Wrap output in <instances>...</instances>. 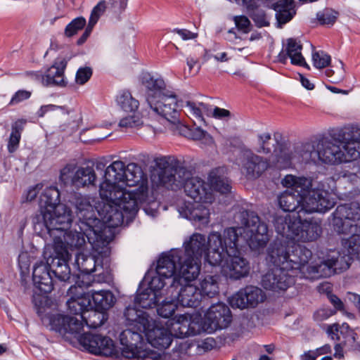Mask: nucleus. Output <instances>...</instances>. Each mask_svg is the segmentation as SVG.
<instances>
[{
	"label": "nucleus",
	"instance_id": "nucleus-35",
	"mask_svg": "<svg viewBox=\"0 0 360 360\" xmlns=\"http://www.w3.org/2000/svg\"><path fill=\"white\" fill-rule=\"evenodd\" d=\"M285 51L290 59L291 63L296 65L303 66L309 69L302 54V44L301 41L295 38H288L284 45Z\"/></svg>",
	"mask_w": 360,
	"mask_h": 360
},
{
	"label": "nucleus",
	"instance_id": "nucleus-34",
	"mask_svg": "<svg viewBox=\"0 0 360 360\" xmlns=\"http://www.w3.org/2000/svg\"><path fill=\"white\" fill-rule=\"evenodd\" d=\"M90 296L94 304L93 309L99 313H105L112 308L116 302L115 295L110 290L91 291Z\"/></svg>",
	"mask_w": 360,
	"mask_h": 360
},
{
	"label": "nucleus",
	"instance_id": "nucleus-6",
	"mask_svg": "<svg viewBox=\"0 0 360 360\" xmlns=\"http://www.w3.org/2000/svg\"><path fill=\"white\" fill-rule=\"evenodd\" d=\"M282 184L292 189L278 198L281 208L290 214L325 212L336 204L334 194L326 190L322 184L315 185L311 179L288 174L282 180Z\"/></svg>",
	"mask_w": 360,
	"mask_h": 360
},
{
	"label": "nucleus",
	"instance_id": "nucleus-50",
	"mask_svg": "<svg viewBox=\"0 0 360 360\" xmlns=\"http://www.w3.org/2000/svg\"><path fill=\"white\" fill-rule=\"evenodd\" d=\"M143 124V122L139 115L133 113L121 119L119 122V127L125 129L138 128L142 126Z\"/></svg>",
	"mask_w": 360,
	"mask_h": 360
},
{
	"label": "nucleus",
	"instance_id": "nucleus-52",
	"mask_svg": "<svg viewBox=\"0 0 360 360\" xmlns=\"http://www.w3.org/2000/svg\"><path fill=\"white\" fill-rule=\"evenodd\" d=\"M86 19L84 17H79L72 20L65 29V35L71 37L76 34L79 30L84 28L86 25Z\"/></svg>",
	"mask_w": 360,
	"mask_h": 360
},
{
	"label": "nucleus",
	"instance_id": "nucleus-43",
	"mask_svg": "<svg viewBox=\"0 0 360 360\" xmlns=\"http://www.w3.org/2000/svg\"><path fill=\"white\" fill-rule=\"evenodd\" d=\"M219 278L217 276H206L200 282L201 297L207 296L212 297L219 292Z\"/></svg>",
	"mask_w": 360,
	"mask_h": 360
},
{
	"label": "nucleus",
	"instance_id": "nucleus-1",
	"mask_svg": "<svg viewBox=\"0 0 360 360\" xmlns=\"http://www.w3.org/2000/svg\"><path fill=\"white\" fill-rule=\"evenodd\" d=\"M276 140L269 133L258 134L255 150L258 153H274L281 166L290 161L342 163L360 158V128L352 127L338 134V138L295 143L275 148Z\"/></svg>",
	"mask_w": 360,
	"mask_h": 360
},
{
	"label": "nucleus",
	"instance_id": "nucleus-56",
	"mask_svg": "<svg viewBox=\"0 0 360 360\" xmlns=\"http://www.w3.org/2000/svg\"><path fill=\"white\" fill-rule=\"evenodd\" d=\"M91 75L92 69L90 67L80 68L77 71L75 82L77 84L83 85L89 81Z\"/></svg>",
	"mask_w": 360,
	"mask_h": 360
},
{
	"label": "nucleus",
	"instance_id": "nucleus-29",
	"mask_svg": "<svg viewBox=\"0 0 360 360\" xmlns=\"http://www.w3.org/2000/svg\"><path fill=\"white\" fill-rule=\"evenodd\" d=\"M159 294L151 291L148 288L145 289L139 292L136 298L134 307H128L126 308L124 315H146L145 313L141 312L139 308L150 309L156 306Z\"/></svg>",
	"mask_w": 360,
	"mask_h": 360
},
{
	"label": "nucleus",
	"instance_id": "nucleus-58",
	"mask_svg": "<svg viewBox=\"0 0 360 360\" xmlns=\"http://www.w3.org/2000/svg\"><path fill=\"white\" fill-rule=\"evenodd\" d=\"M208 117H212L216 119L225 120L229 119L231 117V112L229 110L219 107H215L213 110L209 108V112H207Z\"/></svg>",
	"mask_w": 360,
	"mask_h": 360
},
{
	"label": "nucleus",
	"instance_id": "nucleus-14",
	"mask_svg": "<svg viewBox=\"0 0 360 360\" xmlns=\"http://www.w3.org/2000/svg\"><path fill=\"white\" fill-rule=\"evenodd\" d=\"M334 230L339 233L360 232V205L357 202L338 206L332 221Z\"/></svg>",
	"mask_w": 360,
	"mask_h": 360
},
{
	"label": "nucleus",
	"instance_id": "nucleus-11",
	"mask_svg": "<svg viewBox=\"0 0 360 360\" xmlns=\"http://www.w3.org/2000/svg\"><path fill=\"white\" fill-rule=\"evenodd\" d=\"M117 330H122L119 338L122 346V353L127 358L144 356L146 316H136L131 319L128 316H120Z\"/></svg>",
	"mask_w": 360,
	"mask_h": 360
},
{
	"label": "nucleus",
	"instance_id": "nucleus-18",
	"mask_svg": "<svg viewBox=\"0 0 360 360\" xmlns=\"http://www.w3.org/2000/svg\"><path fill=\"white\" fill-rule=\"evenodd\" d=\"M60 179L65 184L79 188L94 185L97 176L91 166L79 167L75 163H68L61 169Z\"/></svg>",
	"mask_w": 360,
	"mask_h": 360
},
{
	"label": "nucleus",
	"instance_id": "nucleus-12",
	"mask_svg": "<svg viewBox=\"0 0 360 360\" xmlns=\"http://www.w3.org/2000/svg\"><path fill=\"white\" fill-rule=\"evenodd\" d=\"M312 258L311 251L304 246H286L274 243L268 249L266 261L272 265L285 264L291 271H299L304 277V269L307 268Z\"/></svg>",
	"mask_w": 360,
	"mask_h": 360
},
{
	"label": "nucleus",
	"instance_id": "nucleus-42",
	"mask_svg": "<svg viewBox=\"0 0 360 360\" xmlns=\"http://www.w3.org/2000/svg\"><path fill=\"white\" fill-rule=\"evenodd\" d=\"M206 52V50L200 45L190 51L186 59L188 68V74L189 76H195L200 72L201 68L200 57L202 55H205Z\"/></svg>",
	"mask_w": 360,
	"mask_h": 360
},
{
	"label": "nucleus",
	"instance_id": "nucleus-48",
	"mask_svg": "<svg viewBox=\"0 0 360 360\" xmlns=\"http://www.w3.org/2000/svg\"><path fill=\"white\" fill-rule=\"evenodd\" d=\"M84 321L90 329H107L109 325L108 316H84Z\"/></svg>",
	"mask_w": 360,
	"mask_h": 360
},
{
	"label": "nucleus",
	"instance_id": "nucleus-62",
	"mask_svg": "<svg viewBox=\"0 0 360 360\" xmlns=\"http://www.w3.org/2000/svg\"><path fill=\"white\" fill-rule=\"evenodd\" d=\"M235 1L245 7L248 11H252L257 8L264 0H235Z\"/></svg>",
	"mask_w": 360,
	"mask_h": 360
},
{
	"label": "nucleus",
	"instance_id": "nucleus-25",
	"mask_svg": "<svg viewBox=\"0 0 360 360\" xmlns=\"http://www.w3.org/2000/svg\"><path fill=\"white\" fill-rule=\"evenodd\" d=\"M266 295L263 290L256 286L249 285L240 289L229 300V303L233 308L240 309L255 307L259 303L264 301Z\"/></svg>",
	"mask_w": 360,
	"mask_h": 360
},
{
	"label": "nucleus",
	"instance_id": "nucleus-51",
	"mask_svg": "<svg viewBox=\"0 0 360 360\" xmlns=\"http://www.w3.org/2000/svg\"><path fill=\"white\" fill-rule=\"evenodd\" d=\"M167 283H169V282L166 278H165V276H160L159 274L155 272V275L151 277L150 281L149 282L148 289L157 294H159L160 296L162 294L160 291L163 290V288Z\"/></svg>",
	"mask_w": 360,
	"mask_h": 360
},
{
	"label": "nucleus",
	"instance_id": "nucleus-31",
	"mask_svg": "<svg viewBox=\"0 0 360 360\" xmlns=\"http://www.w3.org/2000/svg\"><path fill=\"white\" fill-rule=\"evenodd\" d=\"M127 6L126 0H101L92 9L89 22L95 26L99 18L108 8L113 12H120Z\"/></svg>",
	"mask_w": 360,
	"mask_h": 360
},
{
	"label": "nucleus",
	"instance_id": "nucleus-57",
	"mask_svg": "<svg viewBox=\"0 0 360 360\" xmlns=\"http://www.w3.org/2000/svg\"><path fill=\"white\" fill-rule=\"evenodd\" d=\"M233 20L238 30H241L244 33H248L250 31L251 23L246 16H235Z\"/></svg>",
	"mask_w": 360,
	"mask_h": 360
},
{
	"label": "nucleus",
	"instance_id": "nucleus-16",
	"mask_svg": "<svg viewBox=\"0 0 360 360\" xmlns=\"http://www.w3.org/2000/svg\"><path fill=\"white\" fill-rule=\"evenodd\" d=\"M76 285H72L68 290L69 298L66 302L69 315H83L93 309L91 302L90 293L85 291V288L91 285L89 277L82 276L79 277Z\"/></svg>",
	"mask_w": 360,
	"mask_h": 360
},
{
	"label": "nucleus",
	"instance_id": "nucleus-41",
	"mask_svg": "<svg viewBox=\"0 0 360 360\" xmlns=\"http://www.w3.org/2000/svg\"><path fill=\"white\" fill-rule=\"evenodd\" d=\"M95 255H86L84 253H77L75 256L74 265L82 273L89 274L98 266Z\"/></svg>",
	"mask_w": 360,
	"mask_h": 360
},
{
	"label": "nucleus",
	"instance_id": "nucleus-32",
	"mask_svg": "<svg viewBox=\"0 0 360 360\" xmlns=\"http://www.w3.org/2000/svg\"><path fill=\"white\" fill-rule=\"evenodd\" d=\"M223 319L226 320L227 323L223 328H217L214 332L218 330H222L226 328L231 324L235 330L238 333H243L245 330H250L259 325V322L261 321L262 325H264L263 321L266 316H224Z\"/></svg>",
	"mask_w": 360,
	"mask_h": 360
},
{
	"label": "nucleus",
	"instance_id": "nucleus-60",
	"mask_svg": "<svg viewBox=\"0 0 360 360\" xmlns=\"http://www.w3.org/2000/svg\"><path fill=\"white\" fill-rule=\"evenodd\" d=\"M252 19L258 27H264L269 25V18L263 11H259L256 12L253 15Z\"/></svg>",
	"mask_w": 360,
	"mask_h": 360
},
{
	"label": "nucleus",
	"instance_id": "nucleus-36",
	"mask_svg": "<svg viewBox=\"0 0 360 360\" xmlns=\"http://www.w3.org/2000/svg\"><path fill=\"white\" fill-rule=\"evenodd\" d=\"M168 122V127L175 134L182 135L184 136H188L193 140H202L205 139L207 141H212V139L210 134L201 129L200 127H195L193 129H188L186 126L183 124L179 117V124H173L171 122Z\"/></svg>",
	"mask_w": 360,
	"mask_h": 360
},
{
	"label": "nucleus",
	"instance_id": "nucleus-19",
	"mask_svg": "<svg viewBox=\"0 0 360 360\" xmlns=\"http://www.w3.org/2000/svg\"><path fill=\"white\" fill-rule=\"evenodd\" d=\"M53 252L47 258V265L56 278L61 281H67L70 278L71 271L68 264L70 253L60 240H56L52 247Z\"/></svg>",
	"mask_w": 360,
	"mask_h": 360
},
{
	"label": "nucleus",
	"instance_id": "nucleus-5",
	"mask_svg": "<svg viewBox=\"0 0 360 360\" xmlns=\"http://www.w3.org/2000/svg\"><path fill=\"white\" fill-rule=\"evenodd\" d=\"M104 200L102 207L97 211L85 196L77 195L72 202L79 229L84 232L92 248L98 255L105 252L110 242V238L105 235V226H119L126 218V214L121 208L109 200Z\"/></svg>",
	"mask_w": 360,
	"mask_h": 360
},
{
	"label": "nucleus",
	"instance_id": "nucleus-28",
	"mask_svg": "<svg viewBox=\"0 0 360 360\" xmlns=\"http://www.w3.org/2000/svg\"><path fill=\"white\" fill-rule=\"evenodd\" d=\"M330 255L324 259L319 258L312 261L307 268L304 269V278L307 279H319L322 277H329L335 274L332 268Z\"/></svg>",
	"mask_w": 360,
	"mask_h": 360
},
{
	"label": "nucleus",
	"instance_id": "nucleus-15",
	"mask_svg": "<svg viewBox=\"0 0 360 360\" xmlns=\"http://www.w3.org/2000/svg\"><path fill=\"white\" fill-rule=\"evenodd\" d=\"M37 223H43L51 236L54 232L60 233L67 231L72 221V212L64 204L58 205L49 210H41V214L36 216Z\"/></svg>",
	"mask_w": 360,
	"mask_h": 360
},
{
	"label": "nucleus",
	"instance_id": "nucleus-3",
	"mask_svg": "<svg viewBox=\"0 0 360 360\" xmlns=\"http://www.w3.org/2000/svg\"><path fill=\"white\" fill-rule=\"evenodd\" d=\"M142 170L138 165L127 166L120 160L112 162L105 170L100 184L99 193L102 200H109L122 210L127 221L136 215L139 206L147 198V190L141 187L136 191H127L125 186H134L142 179Z\"/></svg>",
	"mask_w": 360,
	"mask_h": 360
},
{
	"label": "nucleus",
	"instance_id": "nucleus-37",
	"mask_svg": "<svg viewBox=\"0 0 360 360\" xmlns=\"http://www.w3.org/2000/svg\"><path fill=\"white\" fill-rule=\"evenodd\" d=\"M284 3H273L271 7L276 11V18L279 27L293 18L296 11L294 0H285Z\"/></svg>",
	"mask_w": 360,
	"mask_h": 360
},
{
	"label": "nucleus",
	"instance_id": "nucleus-27",
	"mask_svg": "<svg viewBox=\"0 0 360 360\" xmlns=\"http://www.w3.org/2000/svg\"><path fill=\"white\" fill-rule=\"evenodd\" d=\"M67 64L68 60L65 58L56 59L53 64L41 77V84L44 86H65L64 71Z\"/></svg>",
	"mask_w": 360,
	"mask_h": 360
},
{
	"label": "nucleus",
	"instance_id": "nucleus-40",
	"mask_svg": "<svg viewBox=\"0 0 360 360\" xmlns=\"http://www.w3.org/2000/svg\"><path fill=\"white\" fill-rule=\"evenodd\" d=\"M63 234L64 242L60 239V235L54 236L56 240H61L64 245L66 247V245L69 246L71 249H79L82 248L86 243L85 236L86 235L82 231H64L62 233Z\"/></svg>",
	"mask_w": 360,
	"mask_h": 360
},
{
	"label": "nucleus",
	"instance_id": "nucleus-44",
	"mask_svg": "<svg viewBox=\"0 0 360 360\" xmlns=\"http://www.w3.org/2000/svg\"><path fill=\"white\" fill-rule=\"evenodd\" d=\"M348 238L343 239L344 248L351 257L360 259V235L359 233H349Z\"/></svg>",
	"mask_w": 360,
	"mask_h": 360
},
{
	"label": "nucleus",
	"instance_id": "nucleus-46",
	"mask_svg": "<svg viewBox=\"0 0 360 360\" xmlns=\"http://www.w3.org/2000/svg\"><path fill=\"white\" fill-rule=\"evenodd\" d=\"M120 107L125 112L135 113L139 106V102L134 98L131 93L124 91L117 99Z\"/></svg>",
	"mask_w": 360,
	"mask_h": 360
},
{
	"label": "nucleus",
	"instance_id": "nucleus-8",
	"mask_svg": "<svg viewBox=\"0 0 360 360\" xmlns=\"http://www.w3.org/2000/svg\"><path fill=\"white\" fill-rule=\"evenodd\" d=\"M224 233L212 232L207 237L195 233L184 240L183 257L184 264L181 269L180 275L186 281H195L201 270V259L205 256L210 264H218L221 261L219 250L222 248Z\"/></svg>",
	"mask_w": 360,
	"mask_h": 360
},
{
	"label": "nucleus",
	"instance_id": "nucleus-47",
	"mask_svg": "<svg viewBox=\"0 0 360 360\" xmlns=\"http://www.w3.org/2000/svg\"><path fill=\"white\" fill-rule=\"evenodd\" d=\"M330 262L332 268L335 270V274H340L349 269L352 257L351 255H340L338 257L330 256Z\"/></svg>",
	"mask_w": 360,
	"mask_h": 360
},
{
	"label": "nucleus",
	"instance_id": "nucleus-22",
	"mask_svg": "<svg viewBox=\"0 0 360 360\" xmlns=\"http://www.w3.org/2000/svg\"><path fill=\"white\" fill-rule=\"evenodd\" d=\"M79 343L84 349L96 355L110 356L115 352L113 340L99 334L84 333L79 338Z\"/></svg>",
	"mask_w": 360,
	"mask_h": 360
},
{
	"label": "nucleus",
	"instance_id": "nucleus-38",
	"mask_svg": "<svg viewBox=\"0 0 360 360\" xmlns=\"http://www.w3.org/2000/svg\"><path fill=\"white\" fill-rule=\"evenodd\" d=\"M219 169L212 170L208 177L210 187L213 192L226 194L231 191V186L228 179L220 174ZM214 194V193H213Z\"/></svg>",
	"mask_w": 360,
	"mask_h": 360
},
{
	"label": "nucleus",
	"instance_id": "nucleus-24",
	"mask_svg": "<svg viewBox=\"0 0 360 360\" xmlns=\"http://www.w3.org/2000/svg\"><path fill=\"white\" fill-rule=\"evenodd\" d=\"M192 281L182 282L176 285L172 290L165 289L166 295H170L173 297H177L181 307H195L201 301V292L199 288L191 284Z\"/></svg>",
	"mask_w": 360,
	"mask_h": 360
},
{
	"label": "nucleus",
	"instance_id": "nucleus-55",
	"mask_svg": "<svg viewBox=\"0 0 360 360\" xmlns=\"http://www.w3.org/2000/svg\"><path fill=\"white\" fill-rule=\"evenodd\" d=\"M229 307L222 302L212 304L207 310V315H229Z\"/></svg>",
	"mask_w": 360,
	"mask_h": 360
},
{
	"label": "nucleus",
	"instance_id": "nucleus-33",
	"mask_svg": "<svg viewBox=\"0 0 360 360\" xmlns=\"http://www.w3.org/2000/svg\"><path fill=\"white\" fill-rule=\"evenodd\" d=\"M180 105L185 114L193 120L195 124L205 122L204 115L207 116V112H209V106L207 104L187 101L185 103H181Z\"/></svg>",
	"mask_w": 360,
	"mask_h": 360
},
{
	"label": "nucleus",
	"instance_id": "nucleus-63",
	"mask_svg": "<svg viewBox=\"0 0 360 360\" xmlns=\"http://www.w3.org/2000/svg\"><path fill=\"white\" fill-rule=\"evenodd\" d=\"M173 32L177 34L183 40H189L195 39L198 33H194L186 29H174Z\"/></svg>",
	"mask_w": 360,
	"mask_h": 360
},
{
	"label": "nucleus",
	"instance_id": "nucleus-30",
	"mask_svg": "<svg viewBox=\"0 0 360 360\" xmlns=\"http://www.w3.org/2000/svg\"><path fill=\"white\" fill-rule=\"evenodd\" d=\"M47 264H37L33 269V281L34 285L41 292L48 293L53 290V278Z\"/></svg>",
	"mask_w": 360,
	"mask_h": 360
},
{
	"label": "nucleus",
	"instance_id": "nucleus-53",
	"mask_svg": "<svg viewBox=\"0 0 360 360\" xmlns=\"http://www.w3.org/2000/svg\"><path fill=\"white\" fill-rule=\"evenodd\" d=\"M181 306L179 307L177 302L174 300L163 301L160 305L158 306V315H174L177 311L180 312Z\"/></svg>",
	"mask_w": 360,
	"mask_h": 360
},
{
	"label": "nucleus",
	"instance_id": "nucleus-20",
	"mask_svg": "<svg viewBox=\"0 0 360 360\" xmlns=\"http://www.w3.org/2000/svg\"><path fill=\"white\" fill-rule=\"evenodd\" d=\"M269 266H272L268 262ZM274 268L268 271L262 278L261 284L267 290L274 292L285 291L294 283L291 271L285 264L273 265Z\"/></svg>",
	"mask_w": 360,
	"mask_h": 360
},
{
	"label": "nucleus",
	"instance_id": "nucleus-61",
	"mask_svg": "<svg viewBox=\"0 0 360 360\" xmlns=\"http://www.w3.org/2000/svg\"><path fill=\"white\" fill-rule=\"evenodd\" d=\"M30 92L25 90L18 91L14 96L12 97L10 105H15L22 102L25 100L28 99L30 97Z\"/></svg>",
	"mask_w": 360,
	"mask_h": 360
},
{
	"label": "nucleus",
	"instance_id": "nucleus-17",
	"mask_svg": "<svg viewBox=\"0 0 360 360\" xmlns=\"http://www.w3.org/2000/svg\"><path fill=\"white\" fill-rule=\"evenodd\" d=\"M42 324L50 330H55L62 335H70L77 338L84 333V316H41Z\"/></svg>",
	"mask_w": 360,
	"mask_h": 360
},
{
	"label": "nucleus",
	"instance_id": "nucleus-39",
	"mask_svg": "<svg viewBox=\"0 0 360 360\" xmlns=\"http://www.w3.org/2000/svg\"><path fill=\"white\" fill-rule=\"evenodd\" d=\"M60 193L55 186H49L44 189L39 198L40 212L43 210H49L50 207L54 208L60 205Z\"/></svg>",
	"mask_w": 360,
	"mask_h": 360
},
{
	"label": "nucleus",
	"instance_id": "nucleus-54",
	"mask_svg": "<svg viewBox=\"0 0 360 360\" xmlns=\"http://www.w3.org/2000/svg\"><path fill=\"white\" fill-rule=\"evenodd\" d=\"M338 13L330 9H325L324 11L317 13L318 20L323 25H333L336 21Z\"/></svg>",
	"mask_w": 360,
	"mask_h": 360
},
{
	"label": "nucleus",
	"instance_id": "nucleus-49",
	"mask_svg": "<svg viewBox=\"0 0 360 360\" xmlns=\"http://www.w3.org/2000/svg\"><path fill=\"white\" fill-rule=\"evenodd\" d=\"M330 56L323 51H314L312 53L313 65L318 69H322L330 63Z\"/></svg>",
	"mask_w": 360,
	"mask_h": 360
},
{
	"label": "nucleus",
	"instance_id": "nucleus-4",
	"mask_svg": "<svg viewBox=\"0 0 360 360\" xmlns=\"http://www.w3.org/2000/svg\"><path fill=\"white\" fill-rule=\"evenodd\" d=\"M145 318V339L158 349L169 347L173 337L184 338L202 333H212L226 326L224 316H160Z\"/></svg>",
	"mask_w": 360,
	"mask_h": 360
},
{
	"label": "nucleus",
	"instance_id": "nucleus-10",
	"mask_svg": "<svg viewBox=\"0 0 360 360\" xmlns=\"http://www.w3.org/2000/svg\"><path fill=\"white\" fill-rule=\"evenodd\" d=\"M274 226L283 237L304 243L316 240L322 231L320 221L313 218L302 220V216L296 214L276 217Z\"/></svg>",
	"mask_w": 360,
	"mask_h": 360
},
{
	"label": "nucleus",
	"instance_id": "nucleus-64",
	"mask_svg": "<svg viewBox=\"0 0 360 360\" xmlns=\"http://www.w3.org/2000/svg\"><path fill=\"white\" fill-rule=\"evenodd\" d=\"M215 345V341L212 338H207L198 344V348L204 352L211 350Z\"/></svg>",
	"mask_w": 360,
	"mask_h": 360
},
{
	"label": "nucleus",
	"instance_id": "nucleus-45",
	"mask_svg": "<svg viewBox=\"0 0 360 360\" xmlns=\"http://www.w3.org/2000/svg\"><path fill=\"white\" fill-rule=\"evenodd\" d=\"M25 124V120H20L16 121L12 125V131L8 143V150L9 153H13L18 147L21 136V131H22Z\"/></svg>",
	"mask_w": 360,
	"mask_h": 360
},
{
	"label": "nucleus",
	"instance_id": "nucleus-26",
	"mask_svg": "<svg viewBox=\"0 0 360 360\" xmlns=\"http://www.w3.org/2000/svg\"><path fill=\"white\" fill-rule=\"evenodd\" d=\"M195 201V202H186L179 206V212L181 216L195 222L207 224L209 222L210 210L205 205Z\"/></svg>",
	"mask_w": 360,
	"mask_h": 360
},
{
	"label": "nucleus",
	"instance_id": "nucleus-13",
	"mask_svg": "<svg viewBox=\"0 0 360 360\" xmlns=\"http://www.w3.org/2000/svg\"><path fill=\"white\" fill-rule=\"evenodd\" d=\"M184 264L183 251L180 249L171 250L160 257L155 271L169 282L167 289L172 290L174 286L187 281L180 275Z\"/></svg>",
	"mask_w": 360,
	"mask_h": 360
},
{
	"label": "nucleus",
	"instance_id": "nucleus-23",
	"mask_svg": "<svg viewBox=\"0 0 360 360\" xmlns=\"http://www.w3.org/2000/svg\"><path fill=\"white\" fill-rule=\"evenodd\" d=\"M326 333L331 340L338 342L334 347L335 358L342 359L344 356L343 348L347 345L354 344L356 340V333L345 323L328 326Z\"/></svg>",
	"mask_w": 360,
	"mask_h": 360
},
{
	"label": "nucleus",
	"instance_id": "nucleus-2",
	"mask_svg": "<svg viewBox=\"0 0 360 360\" xmlns=\"http://www.w3.org/2000/svg\"><path fill=\"white\" fill-rule=\"evenodd\" d=\"M240 227H231L224 231L222 248L219 250L221 261L212 266H219L226 278L238 280L250 271L248 262L239 255L238 236L240 235L252 250L264 248L269 240L267 225L252 211L244 210L239 214Z\"/></svg>",
	"mask_w": 360,
	"mask_h": 360
},
{
	"label": "nucleus",
	"instance_id": "nucleus-59",
	"mask_svg": "<svg viewBox=\"0 0 360 360\" xmlns=\"http://www.w3.org/2000/svg\"><path fill=\"white\" fill-rule=\"evenodd\" d=\"M143 352L146 353L144 354V356H138L137 359H141L143 360H168L169 359L167 355L158 354L146 349H145Z\"/></svg>",
	"mask_w": 360,
	"mask_h": 360
},
{
	"label": "nucleus",
	"instance_id": "nucleus-21",
	"mask_svg": "<svg viewBox=\"0 0 360 360\" xmlns=\"http://www.w3.org/2000/svg\"><path fill=\"white\" fill-rule=\"evenodd\" d=\"M269 160L251 150L244 151L238 162L241 174L250 180L261 176L269 167Z\"/></svg>",
	"mask_w": 360,
	"mask_h": 360
},
{
	"label": "nucleus",
	"instance_id": "nucleus-9",
	"mask_svg": "<svg viewBox=\"0 0 360 360\" xmlns=\"http://www.w3.org/2000/svg\"><path fill=\"white\" fill-rule=\"evenodd\" d=\"M141 84L145 88L148 113L159 115L173 124H179L176 95L167 89L165 81L146 72L141 76Z\"/></svg>",
	"mask_w": 360,
	"mask_h": 360
},
{
	"label": "nucleus",
	"instance_id": "nucleus-7",
	"mask_svg": "<svg viewBox=\"0 0 360 360\" xmlns=\"http://www.w3.org/2000/svg\"><path fill=\"white\" fill-rule=\"evenodd\" d=\"M159 183L163 186L176 190L184 185V191L191 198L198 202L212 203L214 194L206 183L198 176L190 177L189 171L174 156H165L157 159Z\"/></svg>",
	"mask_w": 360,
	"mask_h": 360
}]
</instances>
